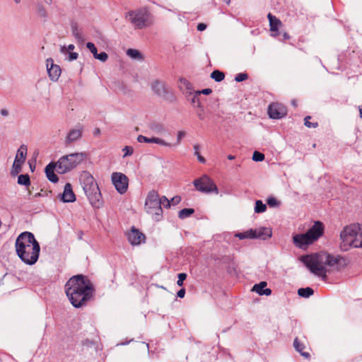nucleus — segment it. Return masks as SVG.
Segmentation results:
<instances>
[{"instance_id":"1","label":"nucleus","mask_w":362,"mask_h":362,"mask_svg":"<svg viewBox=\"0 0 362 362\" xmlns=\"http://www.w3.org/2000/svg\"><path fill=\"white\" fill-rule=\"evenodd\" d=\"M93 285L89 279L78 274L69 279L65 285V292L75 308L85 305L93 296Z\"/></svg>"},{"instance_id":"2","label":"nucleus","mask_w":362,"mask_h":362,"mask_svg":"<svg viewBox=\"0 0 362 362\" xmlns=\"http://www.w3.org/2000/svg\"><path fill=\"white\" fill-rule=\"evenodd\" d=\"M15 247L16 254L25 264L33 265L37 261L40 246L32 233H21L16 238Z\"/></svg>"},{"instance_id":"3","label":"nucleus","mask_w":362,"mask_h":362,"mask_svg":"<svg viewBox=\"0 0 362 362\" xmlns=\"http://www.w3.org/2000/svg\"><path fill=\"white\" fill-rule=\"evenodd\" d=\"M341 257L339 256H332L325 252L313 253L303 255L300 257V261L306 267L315 275L322 277V279L327 278L326 266L332 267L339 264Z\"/></svg>"},{"instance_id":"4","label":"nucleus","mask_w":362,"mask_h":362,"mask_svg":"<svg viewBox=\"0 0 362 362\" xmlns=\"http://www.w3.org/2000/svg\"><path fill=\"white\" fill-rule=\"evenodd\" d=\"M324 224L320 221H316L306 233L293 235V243L298 248L306 249L308 245L313 244L321 238L324 234Z\"/></svg>"},{"instance_id":"5","label":"nucleus","mask_w":362,"mask_h":362,"mask_svg":"<svg viewBox=\"0 0 362 362\" xmlns=\"http://www.w3.org/2000/svg\"><path fill=\"white\" fill-rule=\"evenodd\" d=\"M80 180L90 204L94 208L101 207V193L94 177L88 172L84 171L81 175Z\"/></svg>"},{"instance_id":"6","label":"nucleus","mask_w":362,"mask_h":362,"mask_svg":"<svg viewBox=\"0 0 362 362\" xmlns=\"http://www.w3.org/2000/svg\"><path fill=\"white\" fill-rule=\"evenodd\" d=\"M124 18L134 29H143L153 24V16L146 7L131 10L127 12Z\"/></svg>"},{"instance_id":"7","label":"nucleus","mask_w":362,"mask_h":362,"mask_svg":"<svg viewBox=\"0 0 362 362\" xmlns=\"http://www.w3.org/2000/svg\"><path fill=\"white\" fill-rule=\"evenodd\" d=\"M362 229L361 224L354 223L344 227L340 233V249L342 251H348L351 247L362 248V241L357 243L356 239L357 232H360Z\"/></svg>"},{"instance_id":"8","label":"nucleus","mask_w":362,"mask_h":362,"mask_svg":"<svg viewBox=\"0 0 362 362\" xmlns=\"http://www.w3.org/2000/svg\"><path fill=\"white\" fill-rule=\"evenodd\" d=\"M86 158V153L83 152L70 153L61 157L55 163L57 164V172L59 174L66 173L76 168Z\"/></svg>"},{"instance_id":"9","label":"nucleus","mask_w":362,"mask_h":362,"mask_svg":"<svg viewBox=\"0 0 362 362\" xmlns=\"http://www.w3.org/2000/svg\"><path fill=\"white\" fill-rule=\"evenodd\" d=\"M159 203L158 193L155 190L150 191L146 199L145 209L156 221H160L163 217V209Z\"/></svg>"},{"instance_id":"10","label":"nucleus","mask_w":362,"mask_h":362,"mask_svg":"<svg viewBox=\"0 0 362 362\" xmlns=\"http://www.w3.org/2000/svg\"><path fill=\"white\" fill-rule=\"evenodd\" d=\"M193 184L197 190L204 193H218V189L214 181L206 175L194 180Z\"/></svg>"},{"instance_id":"11","label":"nucleus","mask_w":362,"mask_h":362,"mask_svg":"<svg viewBox=\"0 0 362 362\" xmlns=\"http://www.w3.org/2000/svg\"><path fill=\"white\" fill-rule=\"evenodd\" d=\"M111 178L117 191L121 194H124L128 188L127 177L121 173H113Z\"/></svg>"},{"instance_id":"12","label":"nucleus","mask_w":362,"mask_h":362,"mask_svg":"<svg viewBox=\"0 0 362 362\" xmlns=\"http://www.w3.org/2000/svg\"><path fill=\"white\" fill-rule=\"evenodd\" d=\"M287 110L282 104L276 103L270 104L268 107V114L270 118L279 119L286 116Z\"/></svg>"},{"instance_id":"13","label":"nucleus","mask_w":362,"mask_h":362,"mask_svg":"<svg viewBox=\"0 0 362 362\" xmlns=\"http://www.w3.org/2000/svg\"><path fill=\"white\" fill-rule=\"evenodd\" d=\"M46 65L49 77L52 81H57L62 71L60 66L54 64V61L52 58H48L46 60Z\"/></svg>"},{"instance_id":"14","label":"nucleus","mask_w":362,"mask_h":362,"mask_svg":"<svg viewBox=\"0 0 362 362\" xmlns=\"http://www.w3.org/2000/svg\"><path fill=\"white\" fill-rule=\"evenodd\" d=\"M127 238L131 245H139L141 243L145 242L146 236L133 226L131 230L127 233Z\"/></svg>"},{"instance_id":"15","label":"nucleus","mask_w":362,"mask_h":362,"mask_svg":"<svg viewBox=\"0 0 362 362\" xmlns=\"http://www.w3.org/2000/svg\"><path fill=\"white\" fill-rule=\"evenodd\" d=\"M59 196L61 197L62 201L65 203L74 202L76 200V197L70 183L65 185L64 192L62 194H59Z\"/></svg>"},{"instance_id":"16","label":"nucleus","mask_w":362,"mask_h":362,"mask_svg":"<svg viewBox=\"0 0 362 362\" xmlns=\"http://www.w3.org/2000/svg\"><path fill=\"white\" fill-rule=\"evenodd\" d=\"M151 88L153 93L160 97H165L168 92L165 83L158 80L152 83Z\"/></svg>"},{"instance_id":"17","label":"nucleus","mask_w":362,"mask_h":362,"mask_svg":"<svg viewBox=\"0 0 362 362\" xmlns=\"http://www.w3.org/2000/svg\"><path fill=\"white\" fill-rule=\"evenodd\" d=\"M137 141L139 143H154L164 146H171L170 143H168L163 139H161L158 137L148 138L143 135H139L137 137Z\"/></svg>"},{"instance_id":"18","label":"nucleus","mask_w":362,"mask_h":362,"mask_svg":"<svg viewBox=\"0 0 362 362\" xmlns=\"http://www.w3.org/2000/svg\"><path fill=\"white\" fill-rule=\"evenodd\" d=\"M54 170H57V164L53 162L49 163L45 170L47 179L53 183H56L59 180L58 176L54 173Z\"/></svg>"},{"instance_id":"19","label":"nucleus","mask_w":362,"mask_h":362,"mask_svg":"<svg viewBox=\"0 0 362 362\" xmlns=\"http://www.w3.org/2000/svg\"><path fill=\"white\" fill-rule=\"evenodd\" d=\"M180 89L185 95L186 98L192 95V85L186 78H180L179 81Z\"/></svg>"},{"instance_id":"20","label":"nucleus","mask_w":362,"mask_h":362,"mask_svg":"<svg viewBox=\"0 0 362 362\" xmlns=\"http://www.w3.org/2000/svg\"><path fill=\"white\" fill-rule=\"evenodd\" d=\"M267 285L266 281H261L259 284L254 285L252 291L260 296H269L272 293V290L270 288H266Z\"/></svg>"},{"instance_id":"21","label":"nucleus","mask_w":362,"mask_h":362,"mask_svg":"<svg viewBox=\"0 0 362 362\" xmlns=\"http://www.w3.org/2000/svg\"><path fill=\"white\" fill-rule=\"evenodd\" d=\"M82 136V131L81 129H73L69 131L66 138V144H69L74 141L78 140Z\"/></svg>"},{"instance_id":"22","label":"nucleus","mask_w":362,"mask_h":362,"mask_svg":"<svg viewBox=\"0 0 362 362\" xmlns=\"http://www.w3.org/2000/svg\"><path fill=\"white\" fill-rule=\"evenodd\" d=\"M256 230L257 238L267 240L272 237V231L270 228L260 227L255 229Z\"/></svg>"},{"instance_id":"23","label":"nucleus","mask_w":362,"mask_h":362,"mask_svg":"<svg viewBox=\"0 0 362 362\" xmlns=\"http://www.w3.org/2000/svg\"><path fill=\"white\" fill-rule=\"evenodd\" d=\"M28 148L27 146L25 144H22L18 150L17 151L16 158L14 160H18V162L21 163H24L25 159H26V155H27Z\"/></svg>"},{"instance_id":"24","label":"nucleus","mask_w":362,"mask_h":362,"mask_svg":"<svg viewBox=\"0 0 362 362\" xmlns=\"http://www.w3.org/2000/svg\"><path fill=\"white\" fill-rule=\"evenodd\" d=\"M267 18L269 21L270 30L272 32H277L279 26L281 24V21L270 13H268Z\"/></svg>"},{"instance_id":"25","label":"nucleus","mask_w":362,"mask_h":362,"mask_svg":"<svg viewBox=\"0 0 362 362\" xmlns=\"http://www.w3.org/2000/svg\"><path fill=\"white\" fill-rule=\"evenodd\" d=\"M71 33L74 36V37L78 41L83 40V36L81 30L78 28V23L75 21H72L71 23Z\"/></svg>"},{"instance_id":"26","label":"nucleus","mask_w":362,"mask_h":362,"mask_svg":"<svg viewBox=\"0 0 362 362\" xmlns=\"http://www.w3.org/2000/svg\"><path fill=\"white\" fill-rule=\"evenodd\" d=\"M293 346L305 358H308L310 356V354L308 352H304L303 351L305 349V346L298 341V338L294 339Z\"/></svg>"},{"instance_id":"27","label":"nucleus","mask_w":362,"mask_h":362,"mask_svg":"<svg viewBox=\"0 0 362 362\" xmlns=\"http://www.w3.org/2000/svg\"><path fill=\"white\" fill-rule=\"evenodd\" d=\"M314 291L310 287L300 288L298 290V294L303 298H309L313 295Z\"/></svg>"},{"instance_id":"28","label":"nucleus","mask_w":362,"mask_h":362,"mask_svg":"<svg viewBox=\"0 0 362 362\" xmlns=\"http://www.w3.org/2000/svg\"><path fill=\"white\" fill-rule=\"evenodd\" d=\"M17 182L20 185L28 187L30 185V176L28 174H21L18 175Z\"/></svg>"},{"instance_id":"29","label":"nucleus","mask_w":362,"mask_h":362,"mask_svg":"<svg viewBox=\"0 0 362 362\" xmlns=\"http://www.w3.org/2000/svg\"><path fill=\"white\" fill-rule=\"evenodd\" d=\"M194 213V210L191 208H185L178 213V217L180 219H185Z\"/></svg>"},{"instance_id":"30","label":"nucleus","mask_w":362,"mask_h":362,"mask_svg":"<svg viewBox=\"0 0 362 362\" xmlns=\"http://www.w3.org/2000/svg\"><path fill=\"white\" fill-rule=\"evenodd\" d=\"M23 164V163H21L18 160H14L12 168L11 170V176L15 177L21 171V167Z\"/></svg>"},{"instance_id":"31","label":"nucleus","mask_w":362,"mask_h":362,"mask_svg":"<svg viewBox=\"0 0 362 362\" xmlns=\"http://www.w3.org/2000/svg\"><path fill=\"white\" fill-rule=\"evenodd\" d=\"M211 78L216 82H221L224 79L225 74L223 72H222L221 71L214 70L211 74Z\"/></svg>"},{"instance_id":"32","label":"nucleus","mask_w":362,"mask_h":362,"mask_svg":"<svg viewBox=\"0 0 362 362\" xmlns=\"http://www.w3.org/2000/svg\"><path fill=\"white\" fill-rule=\"evenodd\" d=\"M127 54L132 58V59H143V57H142V54H141V52L137 50V49H127Z\"/></svg>"},{"instance_id":"33","label":"nucleus","mask_w":362,"mask_h":362,"mask_svg":"<svg viewBox=\"0 0 362 362\" xmlns=\"http://www.w3.org/2000/svg\"><path fill=\"white\" fill-rule=\"evenodd\" d=\"M267 209V205L261 200H257L255 202V212L257 214L263 213Z\"/></svg>"},{"instance_id":"34","label":"nucleus","mask_w":362,"mask_h":362,"mask_svg":"<svg viewBox=\"0 0 362 362\" xmlns=\"http://www.w3.org/2000/svg\"><path fill=\"white\" fill-rule=\"evenodd\" d=\"M151 129L158 134H163L165 132L164 127L162 124L157 123L152 124L151 125Z\"/></svg>"},{"instance_id":"35","label":"nucleus","mask_w":362,"mask_h":362,"mask_svg":"<svg viewBox=\"0 0 362 362\" xmlns=\"http://www.w3.org/2000/svg\"><path fill=\"white\" fill-rule=\"evenodd\" d=\"M192 94H193V95H192V98H189V96H188V98H187V100H190L191 103L197 107H199V105H202L201 102H200L199 95L198 94H197L196 91Z\"/></svg>"},{"instance_id":"36","label":"nucleus","mask_w":362,"mask_h":362,"mask_svg":"<svg viewBox=\"0 0 362 362\" xmlns=\"http://www.w3.org/2000/svg\"><path fill=\"white\" fill-rule=\"evenodd\" d=\"M194 155L197 157V159L201 163H206V159L202 156L199 153V148H200V146L199 144H194Z\"/></svg>"},{"instance_id":"37","label":"nucleus","mask_w":362,"mask_h":362,"mask_svg":"<svg viewBox=\"0 0 362 362\" xmlns=\"http://www.w3.org/2000/svg\"><path fill=\"white\" fill-rule=\"evenodd\" d=\"M267 204L270 207H276L280 205V202H279L275 197H270L267 199Z\"/></svg>"},{"instance_id":"38","label":"nucleus","mask_w":362,"mask_h":362,"mask_svg":"<svg viewBox=\"0 0 362 362\" xmlns=\"http://www.w3.org/2000/svg\"><path fill=\"white\" fill-rule=\"evenodd\" d=\"M75 48V46L72 44L69 45L67 47L65 45L61 46L60 52L64 55H66L69 52L72 51Z\"/></svg>"},{"instance_id":"39","label":"nucleus","mask_w":362,"mask_h":362,"mask_svg":"<svg viewBox=\"0 0 362 362\" xmlns=\"http://www.w3.org/2000/svg\"><path fill=\"white\" fill-rule=\"evenodd\" d=\"M159 205L160 206L161 205H163L165 208H169L170 206V202L165 196H162L161 197H159Z\"/></svg>"},{"instance_id":"40","label":"nucleus","mask_w":362,"mask_h":362,"mask_svg":"<svg viewBox=\"0 0 362 362\" xmlns=\"http://www.w3.org/2000/svg\"><path fill=\"white\" fill-rule=\"evenodd\" d=\"M264 159V155L259 151H255L252 155V160L254 161H262Z\"/></svg>"},{"instance_id":"41","label":"nucleus","mask_w":362,"mask_h":362,"mask_svg":"<svg viewBox=\"0 0 362 362\" xmlns=\"http://www.w3.org/2000/svg\"><path fill=\"white\" fill-rule=\"evenodd\" d=\"M86 47L90 50V52L93 54L95 57L98 54V49L95 45L93 42H88L86 43Z\"/></svg>"},{"instance_id":"42","label":"nucleus","mask_w":362,"mask_h":362,"mask_svg":"<svg viewBox=\"0 0 362 362\" xmlns=\"http://www.w3.org/2000/svg\"><path fill=\"white\" fill-rule=\"evenodd\" d=\"M311 117L310 116H307L305 117L304 119V124L307 127H309V128H315L318 126V124L317 122H309V119H310Z\"/></svg>"},{"instance_id":"43","label":"nucleus","mask_w":362,"mask_h":362,"mask_svg":"<svg viewBox=\"0 0 362 362\" xmlns=\"http://www.w3.org/2000/svg\"><path fill=\"white\" fill-rule=\"evenodd\" d=\"M94 58L96 59H98L103 62H105L107 60L108 55L106 52H102L100 54L98 53Z\"/></svg>"},{"instance_id":"44","label":"nucleus","mask_w":362,"mask_h":362,"mask_svg":"<svg viewBox=\"0 0 362 362\" xmlns=\"http://www.w3.org/2000/svg\"><path fill=\"white\" fill-rule=\"evenodd\" d=\"M248 75L246 73H240L238 74L235 77V81L237 82H242L246 79H247Z\"/></svg>"},{"instance_id":"45","label":"nucleus","mask_w":362,"mask_h":362,"mask_svg":"<svg viewBox=\"0 0 362 362\" xmlns=\"http://www.w3.org/2000/svg\"><path fill=\"white\" fill-rule=\"evenodd\" d=\"M122 151L124 153L123 157H127L133 154L134 148L132 146H126L123 148Z\"/></svg>"},{"instance_id":"46","label":"nucleus","mask_w":362,"mask_h":362,"mask_svg":"<svg viewBox=\"0 0 362 362\" xmlns=\"http://www.w3.org/2000/svg\"><path fill=\"white\" fill-rule=\"evenodd\" d=\"M245 235H247L246 238L257 239L256 230L255 229H250L247 231H245Z\"/></svg>"},{"instance_id":"47","label":"nucleus","mask_w":362,"mask_h":362,"mask_svg":"<svg viewBox=\"0 0 362 362\" xmlns=\"http://www.w3.org/2000/svg\"><path fill=\"white\" fill-rule=\"evenodd\" d=\"M187 279V274L185 273H180L178 274V280L177 281V284L179 286H182L183 285L184 281Z\"/></svg>"},{"instance_id":"48","label":"nucleus","mask_w":362,"mask_h":362,"mask_svg":"<svg viewBox=\"0 0 362 362\" xmlns=\"http://www.w3.org/2000/svg\"><path fill=\"white\" fill-rule=\"evenodd\" d=\"M197 115L199 119L203 120L204 119V110L202 105L197 107Z\"/></svg>"},{"instance_id":"49","label":"nucleus","mask_w":362,"mask_h":362,"mask_svg":"<svg viewBox=\"0 0 362 362\" xmlns=\"http://www.w3.org/2000/svg\"><path fill=\"white\" fill-rule=\"evenodd\" d=\"M37 13H38L39 16H40L42 17H44V18L47 17V12L45 11V8L41 5H39L37 6Z\"/></svg>"},{"instance_id":"50","label":"nucleus","mask_w":362,"mask_h":362,"mask_svg":"<svg viewBox=\"0 0 362 362\" xmlns=\"http://www.w3.org/2000/svg\"><path fill=\"white\" fill-rule=\"evenodd\" d=\"M67 54L69 55L68 57H67V59L69 62H72L74 60H76L78 58V53L73 52H69Z\"/></svg>"},{"instance_id":"51","label":"nucleus","mask_w":362,"mask_h":362,"mask_svg":"<svg viewBox=\"0 0 362 362\" xmlns=\"http://www.w3.org/2000/svg\"><path fill=\"white\" fill-rule=\"evenodd\" d=\"M196 93L199 95H200L201 94L209 95L210 93H212V90L211 88H205V89H202V90H197V91H196Z\"/></svg>"},{"instance_id":"52","label":"nucleus","mask_w":362,"mask_h":362,"mask_svg":"<svg viewBox=\"0 0 362 362\" xmlns=\"http://www.w3.org/2000/svg\"><path fill=\"white\" fill-rule=\"evenodd\" d=\"M186 133L184 131H179L177 134V144H179Z\"/></svg>"},{"instance_id":"53","label":"nucleus","mask_w":362,"mask_h":362,"mask_svg":"<svg viewBox=\"0 0 362 362\" xmlns=\"http://www.w3.org/2000/svg\"><path fill=\"white\" fill-rule=\"evenodd\" d=\"M181 201V198L179 196H175L171 199L170 204L175 205L177 204Z\"/></svg>"},{"instance_id":"54","label":"nucleus","mask_w":362,"mask_h":362,"mask_svg":"<svg viewBox=\"0 0 362 362\" xmlns=\"http://www.w3.org/2000/svg\"><path fill=\"white\" fill-rule=\"evenodd\" d=\"M197 30H199V31H204L206 28V25L203 23H200L197 25Z\"/></svg>"},{"instance_id":"55","label":"nucleus","mask_w":362,"mask_h":362,"mask_svg":"<svg viewBox=\"0 0 362 362\" xmlns=\"http://www.w3.org/2000/svg\"><path fill=\"white\" fill-rule=\"evenodd\" d=\"M185 295V288H181L177 293V296L180 298H184Z\"/></svg>"},{"instance_id":"56","label":"nucleus","mask_w":362,"mask_h":362,"mask_svg":"<svg viewBox=\"0 0 362 362\" xmlns=\"http://www.w3.org/2000/svg\"><path fill=\"white\" fill-rule=\"evenodd\" d=\"M235 237L238 238L240 240L245 239L247 235H245V232L243 233H238L235 235Z\"/></svg>"},{"instance_id":"57","label":"nucleus","mask_w":362,"mask_h":362,"mask_svg":"<svg viewBox=\"0 0 362 362\" xmlns=\"http://www.w3.org/2000/svg\"><path fill=\"white\" fill-rule=\"evenodd\" d=\"M1 115L6 117L8 115V111L6 109L1 110Z\"/></svg>"},{"instance_id":"58","label":"nucleus","mask_w":362,"mask_h":362,"mask_svg":"<svg viewBox=\"0 0 362 362\" xmlns=\"http://www.w3.org/2000/svg\"><path fill=\"white\" fill-rule=\"evenodd\" d=\"M100 132V131L99 129H95V131H94V135L99 134Z\"/></svg>"},{"instance_id":"59","label":"nucleus","mask_w":362,"mask_h":362,"mask_svg":"<svg viewBox=\"0 0 362 362\" xmlns=\"http://www.w3.org/2000/svg\"><path fill=\"white\" fill-rule=\"evenodd\" d=\"M234 158H235V156L233 155L228 156V159H229V160H233Z\"/></svg>"},{"instance_id":"60","label":"nucleus","mask_w":362,"mask_h":362,"mask_svg":"<svg viewBox=\"0 0 362 362\" xmlns=\"http://www.w3.org/2000/svg\"><path fill=\"white\" fill-rule=\"evenodd\" d=\"M44 1L49 5L52 4V0H44Z\"/></svg>"},{"instance_id":"61","label":"nucleus","mask_w":362,"mask_h":362,"mask_svg":"<svg viewBox=\"0 0 362 362\" xmlns=\"http://www.w3.org/2000/svg\"><path fill=\"white\" fill-rule=\"evenodd\" d=\"M40 196H42V194H41V193H40V192H39V193H36V194L34 195V197H40Z\"/></svg>"},{"instance_id":"62","label":"nucleus","mask_w":362,"mask_h":362,"mask_svg":"<svg viewBox=\"0 0 362 362\" xmlns=\"http://www.w3.org/2000/svg\"><path fill=\"white\" fill-rule=\"evenodd\" d=\"M284 38L288 39L289 38V35L287 33L284 34Z\"/></svg>"},{"instance_id":"63","label":"nucleus","mask_w":362,"mask_h":362,"mask_svg":"<svg viewBox=\"0 0 362 362\" xmlns=\"http://www.w3.org/2000/svg\"><path fill=\"white\" fill-rule=\"evenodd\" d=\"M15 3L18 4L20 3L21 0H13Z\"/></svg>"},{"instance_id":"64","label":"nucleus","mask_w":362,"mask_h":362,"mask_svg":"<svg viewBox=\"0 0 362 362\" xmlns=\"http://www.w3.org/2000/svg\"><path fill=\"white\" fill-rule=\"evenodd\" d=\"M129 342H126V343H122V345H125V344H127Z\"/></svg>"}]
</instances>
